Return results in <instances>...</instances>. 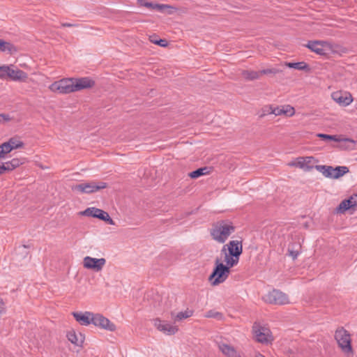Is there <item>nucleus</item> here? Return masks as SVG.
Wrapping results in <instances>:
<instances>
[{
	"label": "nucleus",
	"mask_w": 357,
	"mask_h": 357,
	"mask_svg": "<svg viewBox=\"0 0 357 357\" xmlns=\"http://www.w3.org/2000/svg\"><path fill=\"white\" fill-rule=\"evenodd\" d=\"M243 252L242 241L233 240L223 245L221 255H224V261L228 265L236 266Z\"/></svg>",
	"instance_id": "f257e3e1"
},
{
	"label": "nucleus",
	"mask_w": 357,
	"mask_h": 357,
	"mask_svg": "<svg viewBox=\"0 0 357 357\" xmlns=\"http://www.w3.org/2000/svg\"><path fill=\"white\" fill-rule=\"evenodd\" d=\"M235 230L236 227L231 221L222 220L213 225L211 229V236L215 241L224 243Z\"/></svg>",
	"instance_id": "f03ea898"
},
{
	"label": "nucleus",
	"mask_w": 357,
	"mask_h": 357,
	"mask_svg": "<svg viewBox=\"0 0 357 357\" xmlns=\"http://www.w3.org/2000/svg\"><path fill=\"white\" fill-rule=\"evenodd\" d=\"M234 266L224 264L218 258L215 261V267L208 277V280L213 286H217L224 282L229 277L231 268Z\"/></svg>",
	"instance_id": "7ed1b4c3"
},
{
	"label": "nucleus",
	"mask_w": 357,
	"mask_h": 357,
	"mask_svg": "<svg viewBox=\"0 0 357 357\" xmlns=\"http://www.w3.org/2000/svg\"><path fill=\"white\" fill-rule=\"evenodd\" d=\"M335 339L343 352L345 354H353L350 334L343 327L338 328L335 331Z\"/></svg>",
	"instance_id": "20e7f679"
},
{
	"label": "nucleus",
	"mask_w": 357,
	"mask_h": 357,
	"mask_svg": "<svg viewBox=\"0 0 357 357\" xmlns=\"http://www.w3.org/2000/svg\"><path fill=\"white\" fill-rule=\"evenodd\" d=\"M49 89L53 92H58L62 94L75 92L73 77L62 79L54 82L49 86Z\"/></svg>",
	"instance_id": "39448f33"
},
{
	"label": "nucleus",
	"mask_w": 357,
	"mask_h": 357,
	"mask_svg": "<svg viewBox=\"0 0 357 357\" xmlns=\"http://www.w3.org/2000/svg\"><path fill=\"white\" fill-rule=\"evenodd\" d=\"M81 215L92 217L102 220L110 225H114V221L110 218L109 213L102 209L96 207H89L83 211H80Z\"/></svg>",
	"instance_id": "423d86ee"
},
{
	"label": "nucleus",
	"mask_w": 357,
	"mask_h": 357,
	"mask_svg": "<svg viewBox=\"0 0 357 357\" xmlns=\"http://www.w3.org/2000/svg\"><path fill=\"white\" fill-rule=\"evenodd\" d=\"M305 47L316 54L324 56H328L332 52L331 43L323 40L309 41Z\"/></svg>",
	"instance_id": "0eeeda50"
},
{
	"label": "nucleus",
	"mask_w": 357,
	"mask_h": 357,
	"mask_svg": "<svg viewBox=\"0 0 357 357\" xmlns=\"http://www.w3.org/2000/svg\"><path fill=\"white\" fill-rule=\"evenodd\" d=\"M263 300L269 304L285 305L289 303V298L287 294L278 289H273L264 296Z\"/></svg>",
	"instance_id": "6e6552de"
},
{
	"label": "nucleus",
	"mask_w": 357,
	"mask_h": 357,
	"mask_svg": "<svg viewBox=\"0 0 357 357\" xmlns=\"http://www.w3.org/2000/svg\"><path fill=\"white\" fill-rule=\"evenodd\" d=\"M107 186V184L105 182H90V183H82L75 185L73 187V190L79 191L82 193H93L100 190L105 189Z\"/></svg>",
	"instance_id": "1a4fd4ad"
},
{
	"label": "nucleus",
	"mask_w": 357,
	"mask_h": 357,
	"mask_svg": "<svg viewBox=\"0 0 357 357\" xmlns=\"http://www.w3.org/2000/svg\"><path fill=\"white\" fill-rule=\"evenodd\" d=\"M93 324L95 326L111 332L115 331L116 329V326L114 323L99 313H93Z\"/></svg>",
	"instance_id": "9d476101"
},
{
	"label": "nucleus",
	"mask_w": 357,
	"mask_h": 357,
	"mask_svg": "<svg viewBox=\"0 0 357 357\" xmlns=\"http://www.w3.org/2000/svg\"><path fill=\"white\" fill-rule=\"evenodd\" d=\"M106 263L105 258H93L91 257H85L84 258L83 264L84 267L87 269L93 270L95 271H100L102 269Z\"/></svg>",
	"instance_id": "9b49d317"
},
{
	"label": "nucleus",
	"mask_w": 357,
	"mask_h": 357,
	"mask_svg": "<svg viewBox=\"0 0 357 357\" xmlns=\"http://www.w3.org/2000/svg\"><path fill=\"white\" fill-rule=\"evenodd\" d=\"M154 326L158 331L168 335H174L178 331V326L171 325L167 321H162L159 318L154 319Z\"/></svg>",
	"instance_id": "f8f14e48"
},
{
	"label": "nucleus",
	"mask_w": 357,
	"mask_h": 357,
	"mask_svg": "<svg viewBox=\"0 0 357 357\" xmlns=\"http://www.w3.org/2000/svg\"><path fill=\"white\" fill-rule=\"evenodd\" d=\"M333 100L341 106H348L352 101L353 98L350 93L346 91H335L331 95Z\"/></svg>",
	"instance_id": "ddd939ff"
},
{
	"label": "nucleus",
	"mask_w": 357,
	"mask_h": 357,
	"mask_svg": "<svg viewBox=\"0 0 357 357\" xmlns=\"http://www.w3.org/2000/svg\"><path fill=\"white\" fill-rule=\"evenodd\" d=\"M314 161L315 159L312 156L298 157L297 158L296 161L295 162H292L289 165L291 166H295L296 167L303 169L305 171H310L315 167L314 166Z\"/></svg>",
	"instance_id": "4468645a"
},
{
	"label": "nucleus",
	"mask_w": 357,
	"mask_h": 357,
	"mask_svg": "<svg viewBox=\"0 0 357 357\" xmlns=\"http://www.w3.org/2000/svg\"><path fill=\"white\" fill-rule=\"evenodd\" d=\"M73 81L75 91L91 89L96 84L95 81L89 77L80 78L73 77Z\"/></svg>",
	"instance_id": "2eb2a0df"
},
{
	"label": "nucleus",
	"mask_w": 357,
	"mask_h": 357,
	"mask_svg": "<svg viewBox=\"0 0 357 357\" xmlns=\"http://www.w3.org/2000/svg\"><path fill=\"white\" fill-rule=\"evenodd\" d=\"M72 314L75 319L81 325L89 326L93 324V313L91 312H73Z\"/></svg>",
	"instance_id": "dca6fc26"
},
{
	"label": "nucleus",
	"mask_w": 357,
	"mask_h": 357,
	"mask_svg": "<svg viewBox=\"0 0 357 357\" xmlns=\"http://www.w3.org/2000/svg\"><path fill=\"white\" fill-rule=\"evenodd\" d=\"M7 70L8 77L13 81H24L27 78V74L20 69H13L10 67L5 68Z\"/></svg>",
	"instance_id": "f3484780"
},
{
	"label": "nucleus",
	"mask_w": 357,
	"mask_h": 357,
	"mask_svg": "<svg viewBox=\"0 0 357 357\" xmlns=\"http://www.w3.org/2000/svg\"><path fill=\"white\" fill-rule=\"evenodd\" d=\"M253 331L255 334L257 341L260 343H267L268 342V336L269 331L264 327L253 326Z\"/></svg>",
	"instance_id": "a211bd4d"
},
{
	"label": "nucleus",
	"mask_w": 357,
	"mask_h": 357,
	"mask_svg": "<svg viewBox=\"0 0 357 357\" xmlns=\"http://www.w3.org/2000/svg\"><path fill=\"white\" fill-rule=\"evenodd\" d=\"M317 136L323 141L344 142L354 144L355 141L350 138H341L337 135H331L324 133H318Z\"/></svg>",
	"instance_id": "6ab92c4d"
},
{
	"label": "nucleus",
	"mask_w": 357,
	"mask_h": 357,
	"mask_svg": "<svg viewBox=\"0 0 357 357\" xmlns=\"http://www.w3.org/2000/svg\"><path fill=\"white\" fill-rule=\"evenodd\" d=\"M218 348L227 357H235L236 355V351L234 347L226 343H218Z\"/></svg>",
	"instance_id": "aec40b11"
},
{
	"label": "nucleus",
	"mask_w": 357,
	"mask_h": 357,
	"mask_svg": "<svg viewBox=\"0 0 357 357\" xmlns=\"http://www.w3.org/2000/svg\"><path fill=\"white\" fill-rule=\"evenodd\" d=\"M139 3L141 6H143L146 8H151L153 10H158L160 11H163L165 8H171V6L166 4H160V3H154L153 2H146L144 0H139Z\"/></svg>",
	"instance_id": "412c9836"
},
{
	"label": "nucleus",
	"mask_w": 357,
	"mask_h": 357,
	"mask_svg": "<svg viewBox=\"0 0 357 357\" xmlns=\"http://www.w3.org/2000/svg\"><path fill=\"white\" fill-rule=\"evenodd\" d=\"M68 340L73 344L77 346H81L84 342V337L79 333V337L77 336L74 331H69L67 333Z\"/></svg>",
	"instance_id": "4be33fe9"
},
{
	"label": "nucleus",
	"mask_w": 357,
	"mask_h": 357,
	"mask_svg": "<svg viewBox=\"0 0 357 357\" xmlns=\"http://www.w3.org/2000/svg\"><path fill=\"white\" fill-rule=\"evenodd\" d=\"M314 168L321 172L325 177L333 178V167L328 165H315Z\"/></svg>",
	"instance_id": "5701e85b"
},
{
	"label": "nucleus",
	"mask_w": 357,
	"mask_h": 357,
	"mask_svg": "<svg viewBox=\"0 0 357 357\" xmlns=\"http://www.w3.org/2000/svg\"><path fill=\"white\" fill-rule=\"evenodd\" d=\"M210 169L211 167H200L190 172L188 176L192 179H196L202 176L208 174L210 173Z\"/></svg>",
	"instance_id": "b1692460"
},
{
	"label": "nucleus",
	"mask_w": 357,
	"mask_h": 357,
	"mask_svg": "<svg viewBox=\"0 0 357 357\" xmlns=\"http://www.w3.org/2000/svg\"><path fill=\"white\" fill-rule=\"evenodd\" d=\"M242 77L248 81H252L260 78V73L259 71L244 70L241 73Z\"/></svg>",
	"instance_id": "393cba45"
},
{
	"label": "nucleus",
	"mask_w": 357,
	"mask_h": 357,
	"mask_svg": "<svg viewBox=\"0 0 357 357\" xmlns=\"http://www.w3.org/2000/svg\"><path fill=\"white\" fill-rule=\"evenodd\" d=\"M193 312L192 310H185L184 312H180L177 313L176 315L173 312H171L172 319L174 322L181 321L183 319H187L192 316Z\"/></svg>",
	"instance_id": "a878e982"
},
{
	"label": "nucleus",
	"mask_w": 357,
	"mask_h": 357,
	"mask_svg": "<svg viewBox=\"0 0 357 357\" xmlns=\"http://www.w3.org/2000/svg\"><path fill=\"white\" fill-rule=\"evenodd\" d=\"M289 68H294L300 70H305L308 72L310 70V68L308 64L304 61L301 62H289L286 64Z\"/></svg>",
	"instance_id": "bb28decb"
},
{
	"label": "nucleus",
	"mask_w": 357,
	"mask_h": 357,
	"mask_svg": "<svg viewBox=\"0 0 357 357\" xmlns=\"http://www.w3.org/2000/svg\"><path fill=\"white\" fill-rule=\"evenodd\" d=\"M333 169V179H338L349 172V167L346 166H337Z\"/></svg>",
	"instance_id": "cd10ccee"
},
{
	"label": "nucleus",
	"mask_w": 357,
	"mask_h": 357,
	"mask_svg": "<svg viewBox=\"0 0 357 357\" xmlns=\"http://www.w3.org/2000/svg\"><path fill=\"white\" fill-rule=\"evenodd\" d=\"M0 50L1 52L13 53V52H16L17 49L12 43L0 39Z\"/></svg>",
	"instance_id": "c85d7f7f"
},
{
	"label": "nucleus",
	"mask_w": 357,
	"mask_h": 357,
	"mask_svg": "<svg viewBox=\"0 0 357 357\" xmlns=\"http://www.w3.org/2000/svg\"><path fill=\"white\" fill-rule=\"evenodd\" d=\"M350 208H352L351 199H346L340 202V204L336 208V211L339 213H344L345 211Z\"/></svg>",
	"instance_id": "c756f323"
},
{
	"label": "nucleus",
	"mask_w": 357,
	"mask_h": 357,
	"mask_svg": "<svg viewBox=\"0 0 357 357\" xmlns=\"http://www.w3.org/2000/svg\"><path fill=\"white\" fill-rule=\"evenodd\" d=\"M8 143L10 144L12 150H14L16 149H21L24 146V142L18 140L17 137L10 138L9 140L8 141Z\"/></svg>",
	"instance_id": "7c9ffc66"
},
{
	"label": "nucleus",
	"mask_w": 357,
	"mask_h": 357,
	"mask_svg": "<svg viewBox=\"0 0 357 357\" xmlns=\"http://www.w3.org/2000/svg\"><path fill=\"white\" fill-rule=\"evenodd\" d=\"M1 154H3L4 156L10 153L13 150L11 149V146L8 142H3L0 145Z\"/></svg>",
	"instance_id": "2f4dec72"
},
{
	"label": "nucleus",
	"mask_w": 357,
	"mask_h": 357,
	"mask_svg": "<svg viewBox=\"0 0 357 357\" xmlns=\"http://www.w3.org/2000/svg\"><path fill=\"white\" fill-rule=\"evenodd\" d=\"M281 70L278 68H267L259 70L260 77L263 75H275L277 73H280Z\"/></svg>",
	"instance_id": "473e14b6"
},
{
	"label": "nucleus",
	"mask_w": 357,
	"mask_h": 357,
	"mask_svg": "<svg viewBox=\"0 0 357 357\" xmlns=\"http://www.w3.org/2000/svg\"><path fill=\"white\" fill-rule=\"evenodd\" d=\"M13 119L8 114H0V125L5 124Z\"/></svg>",
	"instance_id": "72a5a7b5"
},
{
	"label": "nucleus",
	"mask_w": 357,
	"mask_h": 357,
	"mask_svg": "<svg viewBox=\"0 0 357 357\" xmlns=\"http://www.w3.org/2000/svg\"><path fill=\"white\" fill-rule=\"evenodd\" d=\"M10 161V165H13L16 169L20 167L21 165H23L25 162V158H13Z\"/></svg>",
	"instance_id": "f704fd0d"
},
{
	"label": "nucleus",
	"mask_w": 357,
	"mask_h": 357,
	"mask_svg": "<svg viewBox=\"0 0 357 357\" xmlns=\"http://www.w3.org/2000/svg\"><path fill=\"white\" fill-rule=\"evenodd\" d=\"M206 317H207L215 318V319H221L222 318V314L220 313V312H215V311H213V310H210V311H208L207 312Z\"/></svg>",
	"instance_id": "c9c22d12"
},
{
	"label": "nucleus",
	"mask_w": 357,
	"mask_h": 357,
	"mask_svg": "<svg viewBox=\"0 0 357 357\" xmlns=\"http://www.w3.org/2000/svg\"><path fill=\"white\" fill-rule=\"evenodd\" d=\"M270 109H272L271 107ZM270 114H273L276 116H278V115H281V114H287V111H284V107L282 108H280V107H275L273 109H271V112H270Z\"/></svg>",
	"instance_id": "e433bc0d"
},
{
	"label": "nucleus",
	"mask_w": 357,
	"mask_h": 357,
	"mask_svg": "<svg viewBox=\"0 0 357 357\" xmlns=\"http://www.w3.org/2000/svg\"><path fill=\"white\" fill-rule=\"evenodd\" d=\"M340 143V147L343 149H350L352 150L354 149L356 142L354 144H351L350 142H339Z\"/></svg>",
	"instance_id": "4c0bfd02"
},
{
	"label": "nucleus",
	"mask_w": 357,
	"mask_h": 357,
	"mask_svg": "<svg viewBox=\"0 0 357 357\" xmlns=\"http://www.w3.org/2000/svg\"><path fill=\"white\" fill-rule=\"evenodd\" d=\"M151 42L162 47H165L168 45V42L166 39H158L155 40H151Z\"/></svg>",
	"instance_id": "58836bf2"
},
{
	"label": "nucleus",
	"mask_w": 357,
	"mask_h": 357,
	"mask_svg": "<svg viewBox=\"0 0 357 357\" xmlns=\"http://www.w3.org/2000/svg\"><path fill=\"white\" fill-rule=\"evenodd\" d=\"M28 247L25 245H23L22 246H19L18 248L16 249V252L19 254H22L25 256L28 255V252L26 251V249Z\"/></svg>",
	"instance_id": "ea45409f"
},
{
	"label": "nucleus",
	"mask_w": 357,
	"mask_h": 357,
	"mask_svg": "<svg viewBox=\"0 0 357 357\" xmlns=\"http://www.w3.org/2000/svg\"><path fill=\"white\" fill-rule=\"evenodd\" d=\"M6 67H9L8 66H0V78L5 79L8 77L7 70L5 68Z\"/></svg>",
	"instance_id": "a19ab883"
},
{
	"label": "nucleus",
	"mask_w": 357,
	"mask_h": 357,
	"mask_svg": "<svg viewBox=\"0 0 357 357\" xmlns=\"http://www.w3.org/2000/svg\"><path fill=\"white\" fill-rule=\"evenodd\" d=\"M348 199H351V204H352V208L357 206V194L351 195Z\"/></svg>",
	"instance_id": "79ce46f5"
},
{
	"label": "nucleus",
	"mask_w": 357,
	"mask_h": 357,
	"mask_svg": "<svg viewBox=\"0 0 357 357\" xmlns=\"http://www.w3.org/2000/svg\"><path fill=\"white\" fill-rule=\"evenodd\" d=\"M288 252H289V255L292 257L293 259H296L299 255V252L297 250H294L288 248Z\"/></svg>",
	"instance_id": "37998d69"
},
{
	"label": "nucleus",
	"mask_w": 357,
	"mask_h": 357,
	"mask_svg": "<svg viewBox=\"0 0 357 357\" xmlns=\"http://www.w3.org/2000/svg\"><path fill=\"white\" fill-rule=\"evenodd\" d=\"M4 163H5V165H6V169L7 172H11V171H13V170H14L15 169L13 165H10V160L7 161V162H6Z\"/></svg>",
	"instance_id": "c03bdc74"
},
{
	"label": "nucleus",
	"mask_w": 357,
	"mask_h": 357,
	"mask_svg": "<svg viewBox=\"0 0 357 357\" xmlns=\"http://www.w3.org/2000/svg\"><path fill=\"white\" fill-rule=\"evenodd\" d=\"M6 165H5V163L4 162H0V176L2 175V174H4L6 173H7L6 172Z\"/></svg>",
	"instance_id": "a18cd8bd"
},
{
	"label": "nucleus",
	"mask_w": 357,
	"mask_h": 357,
	"mask_svg": "<svg viewBox=\"0 0 357 357\" xmlns=\"http://www.w3.org/2000/svg\"><path fill=\"white\" fill-rule=\"evenodd\" d=\"M287 107L288 109H287L285 111L287 112V114L289 116H292L295 113V110H294V108L292 107H290L289 105H287Z\"/></svg>",
	"instance_id": "49530a36"
},
{
	"label": "nucleus",
	"mask_w": 357,
	"mask_h": 357,
	"mask_svg": "<svg viewBox=\"0 0 357 357\" xmlns=\"http://www.w3.org/2000/svg\"><path fill=\"white\" fill-rule=\"evenodd\" d=\"M6 311L5 304L2 299L0 298V315L4 313Z\"/></svg>",
	"instance_id": "de8ad7c7"
},
{
	"label": "nucleus",
	"mask_w": 357,
	"mask_h": 357,
	"mask_svg": "<svg viewBox=\"0 0 357 357\" xmlns=\"http://www.w3.org/2000/svg\"><path fill=\"white\" fill-rule=\"evenodd\" d=\"M61 25L62 27H73V26H77V24H71V23H67V22L61 23Z\"/></svg>",
	"instance_id": "09e8293b"
},
{
	"label": "nucleus",
	"mask_w": 357,
	"mask_h": 357,
	"mask_svg": "<svg viewBox=\"0 0 357 357\" xmlns=\"http://www.w3.org/2000/svg\"><path fill=\"white\" fill-rule=\"evenodd\" d=\"M255 357H265L264 355L258 353L257 354H256V356Z\"/></svg>",
	"instance_id": "8fccbe9b"
}]
</instances>
